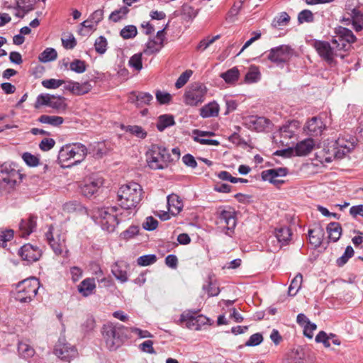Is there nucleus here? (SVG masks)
<instances>
[{
    "instance_id": "obj_1",
    "label": "nucleus",
    "mask_w": 363,
    "mask_h": 363,
    "mask_svg": "<svg viewBox=\"0 0 363 363\" xmlns=\"http://www.w3.org/2000/svg\"><path fill=\"white\" fill-rule=\"evenodd\" d=\"M128 328L119 323L108 322L101 328V335L106 347L115 351L128 338Z\"/></svg>"
},
{
    "instance_id": "obj_2",
    "label": "nucleus",
    "mask_w": 363,
    "mask_h": 363,
    "mask_svg": "<svg viewBox=\"0 0 363 363\" xmlns=\"http://www.w3.org/2000/svg\"><path fill=\"white\" fill-rule=\"evenodd\" d=\"M119 206L129 211L137 208L143 198V189L136 182H130L122 185L118 191Z\"/></svg>"
},
{
    "instance_id": "obj_3",
    "label": "nucleus",
    "mask_w": 363,
    "mask_h": 363,
    "mask_svg": "<svg viewBox=\"0 0 363 363\" xmlns=\"http://www.w3.org/2000/svg\"><path fill=\"white\" fill-rule=\"evenodd\" d=\"M88 153L87 147L80 143H69L62 146L58 153V160L60 163L67 162L72 160L70 165L78 164L82 162Z\"/></svg>"
},
{
    "instance_id": "obj_4",
    "label": "nucleus",
    "mask_w": 363,
    "mask_h": 363,
    "mask_svg": "<svg viewBox=\"0 0 363 363\" xmlns=\"http://www.w3.org/2000/svg\"><path fill=\"white\" fill-rule=\"evenodd\" d=\"M39 286L37 279H26L17 284L14 298L21 303H29L36 296Z\"/></svg>"
},
{
    "instance_id": "obj_5",
    "label": "nucleus",
    "mask_w": 363,
    "mask_h": 363,
    "mask_svg": "<svg viewBox=\"0 0 363 363\" xmlns=\"http://www.w3.org/2000/svg\"><path fill=\"white\" fill-rule=\"evenodd\" d=\"M118 208L111 206L108 208H101L96 211L95 216L99 219L103 230L108 233L113 232L116 227L118 225L121 220L118 218V214L116 213Z\"/></svg>"
},
{
    "instance_id": "obj_6",
    "label": "nucleus",
    "mask_w": 363,
    "mask_h": 363,
    "mask_svg": "<svg viewBox=\"0 0 363 363\" xmlns=\"http://www.w3.org/2000/svg\"><path fill=\"white\" fill-rule=\"evenodd\" d=\"M334 33L335 35L333 36L331 43L337 50L347 52L352 48V44L357 41L352 31L346 27L337 26Z\"/></svg>"
},
{
    "instance_id": "obj_7",
    "label": "nucleus",
    "mask_w": 363,
    "mask_h": 363,
    "mask_svg": "<svg viewBox=\"0 0 363 363\" xmlns=\"http://www.w3.org/2000/svg\"><path fill=\"white\" fill-rule=\"evenodd\" d=\"M311 45L315 50L319 57L328 65H336L335 57H340L342 59L345 57L344 55L339 53V50L335 49V45L332 47L328 41L315 39Z\"/></svg>"
},
{
    "instance_id": "obj_8",
    "label": "nucleus",
    "mask_w": 363,
    "mask_h": 363,
    "mask_svg": "<svg viewBox=\"0 0 363 363\" xmlns=\"http://www.w3.org/2000/svg\"><path fill=\"white\" fill-rule=\"evenodd\" d=\"M207 92L206 86L200 82H195L187 87L184 94V103L191 106H197L204 101Z\"/></svg>"
},
{
    "instance_id": "obj_9",
    "label": "nucleus",
    "mask_w": 363,
    "mask_h": 363,
    "mask_svg": "<svg viewBox=\"0 0 363 363\" xmlns=\"http://www.w3.org/2000/svg\"><path fill=\"white\" fill-rule=\"evenodd\" d=\"M199 311L186 310L184 311L179 318L180 323H185L186 328L191 330H199L203 325L209 321L208 318L203 315H198Z\"/></svg>"
},
{
    "instance_id": "obj_10",
    "label": "nucleus",
    "mask_w": 363,
    "mask_h": 363,
    "mask_svg": "<svg viewBox=\"0 0 363 363\" xmlns=\"http://www.w3.org/2000/svg\"><path fill=\"white\" fill-rule=\"evenodd\" d=\"M218 218L220 223L225 224L226 235L231 236L230 233H234L237 224L236 211L231 206L219 207L217 211Z\"/></svg>"
},
{
    "instance_id": "obj_11",
    "label": "nucleus",
    "mask_w": 363,
    "mask_h": 363,
    "mask_svg": "<svg viewBox=\"0 0 363 363\" xmlns=\"http://www.w3.org/2000/svg\"><path fill=\"white\" fill-rule=\"evenodd\" d=\"M293 55V49L286 45H281L272 48L269 50L268 60L279 65L287 62Z\"/></svg>"
},
{
    "instance_id": "obj_12",
    "label": "nucleus",
    "mask_w": 363,
    "mask_h": 363,
    "mask_svg": "<svg viewBox=\"0 0 363 363\" xmlns=\"http://www.w3.org/2000/svg\"><path fill=\"white\" fill-rule=\"evenodd\" d=\"M245 125L252 130L257 132H263L272 129L273 125L272 121L262 116H250L245 119Z\"/></svg>"
},
{
    "instance_id": "obj_13",
    "label": "nucleus",
    "mask_w": 363,
    "mask_h": 363,
    "mask_svg": "<svg viewBox=\"0 0 363 363\" xmlns=\"http://www.w3.org/2000/svg\"><path fill=\"white\" fill-rule=\"evenodd\" d=\"M18 255L23 260L27 261L28 263H33L40 259L42 256V251L37 246L27 243L18 250Z\"/></svg>"
},
{
    "instance_id": "obj_14",
    "label": "nucleus",
    "mask_w": 363,
    "mask_h": 363,
    "mask_svg": "<svg viewBox=\"0 0 363 363\" xmlns=\"http://www.w3.org/2000/svg\"><path fill=\"white\" fill-rule=\"evenodd\" d=\"M0 174H1L2 181L7 184L15 185L17 183V178L20 180L22 179V174H20L19 171L8 163H4L1 165Z\"/></svg>"
},
{
    "instance_id": "obj_15",
    "label": "nucleus",
    "mask_w": 363,
    "mask_h": 363,
    "mask_svg": "<svg viewBox=\"0 0 363 363\" xmlns=\"http://www.w3.org/2000/svg\"><path fill=\"white\" fill-rule=\"evenodd\" d=\"M104 179L99 176L91 177L81 188L82 195L91 197L94 195L104 184Z\"/></svg>"
},
{
    "instance_id": "obj_16",
    "label": "nucleus",
    "mask_w": 363,
    "mask_h": 363,
    "mask_svg": "<svg viewBox=\"0 0 363 363\" xmlns=\"http://www.w3.org/2000/svg\"><path fill=\"white\" fill-rule=\"evenodd\" d=\"M55 354L64 361L69 362L77 354V350L74 346L67 343L57 344L54 350Z\"/></svg>"
},
{
    "instance_id": "obj_17",
    "label": "nucleus",
    "mask_w": 363,
    "mask_h": 363,
    "mask_svg": "<svg viewBox=\"0 0 363 363\" xmlns=\"http://www.w3.org/2000/svg\"><path fill=\"white\" fill-rule=\"evenodd\" d=\"M53 227L50 225L48 232L45 233L46 239L55 255H60L62 253L65 247V240L61 239L60 235L56 238L53 237Z\"/></svg>"
},
{
    "instance_id": "obj_18",
    "label": "nucleus",
    "mask_w": 363,
    "mask_h": 363,
    "mask_svg": "<svg viewBox=\"0 0 363 363\" xmlns=\"http://www.w3.org/2000/svg\"><path fill=\"white\" fill-rule=\"evenodd\" d=\"M37 226V216L29 215L26 219H22L19 223L21 237L26 238L35 231Z\"/></svg>"
},
{
    "instance_id": "obj_19",
    "label": "nucleus",
    "mask_w": 363,
    "mask_h": 363,
    "mask_svg": "<svg viewBox=\"0 0 363 363\" xmlns=\"http://www.w3.org/2000/svg\"><path fill=\"white\" fill-rule=\"evenodd\" d=\"M324 128L325 125L321 118L314 116L308 121L304 130L307 131V134L311 136H318L322 133Z\"/></svg>"
},
{
    "instance_id": "obj_20",
    "label": "nucleus",
    "mask_w": 363,
    "mask_h": 363,
    "mask_svg": "<svg viewBox=\"0 0 363 363\" xmlns=\"http://www.w3.org/2000/svg\"><path fill=\"white\" fill-rule=\"evenodd\" d=\"M315 146L314 140L311 138L305 139L298 143L294 147L296 156H305L308 155Z\"/></svg>"
},
{
    "instance_id": "obj_21",
    "label": "nucleus",
    "mask_w": 363,
    "mask_h": 363,
    "mask_svg": "<svg viewBox=\"0 0 363 363\" xmlns=\"http://www.w3.org/2000/svg\"><path fill=\"white\" fill-rule=\"evenodd\" d=\"M153 99V96L150 93L133 91L129 96V101L135 103L138 107H141L144 104H149Z\"/></svg>"
},
{
    "instance_id": "obj_22",
    "label": "nucleus",
    "mask_w": 363,
    "mask_h": 363,
    "mask_svg": "<svg viewBox=\"0 0 363 363\" xmlns=\"http://www.w3.org/2000/svg\"><path fill=\"white\" fill-rule=\"evenodd\" d=\"M308 234L311 245L315 247L321 245L325 235L324 229L321 225H318L313 229H309Z\"/></svg>"
},
{
    "instance_id": "obj_23",
    "label": "nucleus",
    "mask_w": 363,
    "mask_h": 363,
    "mask_svg": "<svg viewBox=\"0 0 363 363\" xmlns=\"http://www.w3.org/2000/svg\"><path fill=\"white\" fill-rule=\"evenodd\" d=\"M95 289L96 283L94 278H86L78 286L79 292L84 297L93 294Z\"/></svg>"
},
{
    "instance_id": "obj_24",
    "label": "nucleus",
    "mask_w": 363,
    "mask_h": 363,
    "mask_svg": "<svg viewBox=\"0 0 363 363\" xmlns=\"http://www.w3.org/2000/svg\"><path fill=\"white\" fill-rule=\"evenodd\" d=\"M348 14L351 17L353 29L356 32L363 30V13L358 9L354 8Z\"/></svg>"
},
{
    "instance_id": "obj_25",
    "label": "nucleus",
    "mask_w": 363,
    "mask_h": 363,
    "mask_svg": "<svg viewBox=\"0 0 363 363\" xmlns=\"http://www.w3.org/2000/svg\"><path fill=\"white\" fill-rule=\"evenodd\" d=\"M167 205L169 211L173 215H177L183 208V202L177 194H171L167 196Z\"/></svg>"
},
{
    "instance_id": "obj_26",
    "label": "nucleus",
    "mask_w": 363,
    "mask_h": 363,
    "mask_svg": "<svg viewBox=\"0 0 363 363\" xmlns=\"http://www.w3.org/2000/svg\"><path fill=\"white\" fill-rule=\"evenodd\" d=\"M275 235L281 245H286L291 239V230L289 227L284 226L276 229Z\"/></svg>"
},
{
    "instance_id": "obj_27",
    "label": "nucleus",
    "mask_w": 363,
    "mask_h": 363,
    "mask_svg": "<svg viewBox=\"0 0 363 363\" xmlns=\"http://www.w3.org/2000/svg\"><path fill=\"white\" fill-rule=\"evenodd\" d=\"M174 124V117L172 115L163 114L158 117L156 127L159 131L162 132L167 128L173 126Z\"/></svg>"
},
{
    "instance_id": "obj_28",
    "label": "nucleus",
    "mask_w": 363,
    "mask_h": 363,
    "mask_svg": "<svg viewBox=\"0 0 363 363\" xmlns=\"http://www.w3.org/2000/svg\"><path fill=\"white\" fill-rule=\"evenodd\" d=\"M326 230L328 233V238L333 242H337L342 235V227L339 223L331 222L327 227Z\"/></svg>"
},
{
    "instance_id": "obj_29",
    "label": "nucleus",
    "mask_w": 363,
    "mask_h": 363,
    "mask_svg": "<svg viewBox=\"0 0 363 363\" xmlns=\"http://www.w3.org/2000/svg\"><path fill=\"white\" fill-rule=\"evenodd\" d=\"M18 353L23 359H29L35 354V350L26 341H19L18 343Z\"/></svg>"
},
{
    "instance_id": "obj_30",
    "label": "nucleus",
    "mask_w": 363,
    "mask_h": 363,
    "mask_svg": "<svg viewBox=\"0 0 363 363\" xmlns=\"http://www.w3.org/2000/svg\"><path fill=\"white\" fill-rule=\"evenodd\" d=\"M289 170L286 167H279L277 169H270L264 170L261 173L263 181H267L269 178H276L278 177H284L287 174Z\"/></svg>"
},
{
    "instance_id": "obj_31",
    "label": "nucleus",
    "mask_w": 363,
    "mask_h": 363,
    "mask_svg": "<svg viewBox=\"0 0 363 363\" xmlns=\"http://www.w3.org/2000/svg\"><path fill=\"white\" fill-rule=\"evenodd\" d=\"M219 106L216 102L209 103L200 109V116L202 118L215 117L218 115Z\"/></svg>"
},
{
    "instance_id": "obj_32",
    "label": "nucleus",
    "mask_w": 363,
    "mask_h": 363,
    "mask_svg": "<svg viewBox=\"0 0 363 363\" xmlns=\"http://www.w3.org/2000/svg\"><path fill=\"white\" fill-rule=\"evenodd\" d=\"M153 149L155 150H152L153 152H157V155H160L162 163L165 164L166 167L168 166L169 162L174 160V158L172 157L170 153L166 147L153 144Z\"/></svg>"
},
{
    "instance_id": "obj_33",
    "label": "nucleus",
    "mask_w": 363,
    "mask_h": 363,
    "mask_svg": "<svg viewBox=\"0 0 363 363\" xmlns=\"http://www.w3.org/2000/svg\"><path fill=\"white\" fill-rule=\"evenodd\" d=\"M65 101L66 99L64 96L52 95L49 107L58 112L65 111L67 108Z\"/></svg>"
},
{
    "instance_id": "obj_34",
    "label": "nucleus",
    "mask_w": 363,
    "mask_h": 363,
    "mask_svg": "<svg viewBox=\"0 0 363 363\" xmlns=\"http://www.w3.org/2000/svg\"><path fill=\"white\" fill-rule=\"evenodd\" d=\"M38 121L40 123L49 124L50 125L57 127L63 123L64 119L61 116H48V115H41Z\"/></svg>"
},
{
    "instance_id": "obj_35",
    "label": "nucleus",
    "mask_w": 363,
    "mask_h": 363,
    "mask_svg": "<svg viewBox=\"0 0 363 363\" xmlns=\"http://www.w3.org/2000/svg\"><path fill=\"white\" fill-rule=\"evenodd\" d=\"M303 281V276L301 273H298L296 275V277L292 279L289 287L288 289V294L291 296H294L298 292L301 287V284Z\"/></svg>"
},
{
    "instance_id": "obj_36",
    "label": "nucleus",
    "mask_w": 363,
    "mask_h": 363,
    "mask_svg": "<svg viewBox=\"0 0 363 363\" xmlns=\"http://www.w3.org/2000/svg\"><path fill=\"white\" fill-rule=\"evenodd\" d=\"M111 272L116 279L121 282L124 283L128 280L127 272L124 270L122 266L116 262L111 267Z\"/></svg>"
},
{
    "instance_id": "obj_37",
    "label": "nucleus",
    "mask_w": 363,
    "mask_h": 363,
    "mask_svg": "<svg viewBox=\"0 0 363 363\" xmlns=\"http://www.w3.org/2000/svg\"><path fill=\"white\" fill-rule=\"evenodd\" d=\"M146 157V160L148 164V166L152 169H164L166 168V164L162 163L161 159L157 157L156 155H153L147 152Z\"/></svg>"
},
{
    "instance_id": "obj_38",
    "label": "nucleus",
    "mask_w": 363,
    "mask_h": 363,
    "mask_svg": "<svg viewBox=\"0 0 363 363\" xmlns=\"http://www.w3.org/2000/svg\"><path fill=\"white\" fill-rule=\"evenodd\" d=\"M240 72L237 67H233L225 72H223L220 74V77L224 79V81L228 83H233L236 82L239 78Z\"/></svg>"
},
{
    "instance_id": "obj_39",
    "label": "nucleus",
    "mask_w": 363,
    "mask_h": 363,
    "mask_svg": "<svg viewBox=\"0 0 363 363\" xmlns=\"http://www.w3.org/2000/svg\"><path fill=\"white\" fill-rule=\"evenodd\" d=\"M181 14L185 21H192L198 14V11L188 4H184L182 6Z\"/></svg>"
},
{
    "instance_id": "obj_40",
    "label": "nucleus",
    "mask_w": 363,
    "mask_h": 363,
    "mask_svg": "<svg viewBox=\"0 0 363 363\" xmlns=\"http://www.w3.org/2000/svg\"><path fill=\"white\" fill-rule=\"evenodd\" d=\"M57 57V51L52 48H46L43 52L38 56V60L41 62H48L56 60Z\"/></svg>"
},
{
    "instance_id": "obj_41",
    "label": "nucleus",
    "mask_w": 363,
    "mask_h": 363,
    "mask_svg": "<svg viewBox=\"0 0 363 363\" xmlns=\"http://www.w3.org/2000/svg\"><path fill=\"white\" fill-rule=\"evenodd\" d=\"M39 0H18L15 9L21 10L24 13H28L34 9V5Z\"/></svg>"
},
{
    "instance_id": "obj_42",
    "label": "nucleus",
    "mask_w": 363,
    "mask_h": 363,
    "mask_svg": "<svg viewBox=\"0 0 363 363\" xmlns=\"http://www.w3.org/2000/svg\"><path fill=\"white\" fill-rule=\"evenodd\" d=\"M124 130L125 132L130 133L133 135L140 138L144 139L147 137V132L143 129L141 126L139 125H124Z\"/></svg>"
},
{
    "instance_id": "obj_43",
    "label": "nucleus",
    "mask_w": 363,
    "mask_h": 363,
    "mask_svg": "<svg viewBox=\"0 0 363 363\" xmlns=\"http://www.w3.org/2000/svg\"><path fill=\"white\" fill-rule=\"evenodd\" d=\"M289 21L290 16L289 14L286 12H281L273 19L272 26L275 28H280L281 26H286Z\"/></svg>"
},
{
    "instance_id": "obj_44",
    "label": "nucleus",
    "mask_w": 363,
    "mask_h": 363,
    "mask_svg": "<svg viewBox=\"0 0 363 363\" xmlns=\"http://www.w3.org/2000/svg\"><path fill=\"white\" fill-rule=\"evenodd\" d=\"M260 76L261 74L258 67L255 65H252L245 75V81L247 83L257 82L259 80Z\"/></svg>"
},
{
    "instance_id": "obj_45",
    "label": "nucleus",
    "mask_w": 363,
    "mask_h": 363,
    "mask_svg": "<svg viewBox=\"0 0 363 363\" xmlns=\"http://www.w3.org/2000/svg\"><path fill=\"white\" fill-rule=\"evenodd\" d=\"M164 46L162 42H158L153 39H150L149 41L146 43V50H144L145 53L147 55H152L158 52Z\"/></svg>"
},
{
    "instance_id": "obj_46",
    "label": "nucleus",
    "mask_w": 363,
    "mask_h": 363,
    "mask_svg": "<svg viewBox=\"0 0 363 363\" xmlns=\"http://www.w3.org/2000/svg\"><path fill=\"white\" fill-rule=\"evenodd\" d=\"M129 9L124 6L119 9L115 10L109 16V19L115 23L120 21L121 19L126 18L129 13Z\"/></svg>"
},
{
    "instance_id": "obj_47",
    "label": "nucleus",
    "mask_w": 363,
    "mask_h": 363,
    "mask_svg": "<svg viewBox=\"0 0 363 363\" xmlns=\"http://www.w3.org/2000/svg\"><path fill=\"white\" fill-rule=\"evenodd\" d=\"M74 94L83 95L87 94L92 89V86L89 82L86 81L82 84L74 82Z\"/></svg>"
},
{
    "instance_id": "obj_48",
    "label": "nucleus",
    "mask_w": 363,
    "mask_h": 363,
    "mask_svg": "<svg viewBox=\"0 0 363 363\" xmlns=\"http://www.w3.org/2000/svg\"><path fill=\"white\" fill-rule=\"evenodd\" d=\"M316 159L322 164L323 163H330L333 160V152H330L329 148H324L320 150L319 152L315 153Z\"/></svg>"
},
{
    "instance_id": "obj_49",
    "label": "nucleus",
    "mask_w": 363,
    "mask_h": 363,
    "mask_svg": "<svg viewBox=\"0 0 363 363\" xmlns=\"http://www.w3.org/2000/svg\"><path fill=\"white\" fill-rule=\"evenodd\" d=\"M137 34V28L133 25L126 26L120 31V35L125 40L133 38Z\"/></svg>"
},
{
    "instance_id": "obj_50",
    "label": "nucleus",
    "mask_w": 363,
    "mask_h": 363,
    "mask_svg": "<svg viewBox=\"0 0 363 363\" xmlns=\"http://www.w3.org/2000/svg\"><path fill=\"white\" fill-rule=\"evenodd\" d=\"M354 251L352 246L348 245L344 254L336 260V264L338 267L344 266L348 261L350 258H351L354 255Z\"/></svg>"
},
{
    "instance_id": "obj_51",
    "label": "nucleus",
    "mask_w": 363,
    "mask_h": 363,
    "mask_svg": "<svg viewBox=\"0 0 363 363\" xmlns=\"http://www.w3.org/2000/svg\"><path fill=\"white\" fill-rule=\"evenodd\" d=\"M314 20V14L308 9H304L298 14V22L300 24L303 23H313Z\"/></svg>"
},
{
    "instance_id": "obj_52",
    "label": "nucleus",
    "mask_w": 363,
    "mask_h": 363,
    "mask_svg": "<svg viewBox=\"0 0 363 363\" xmlns=\"http://www.w3.org/2000/svg\"><path fill=\"white\" fill-rule=\"evenodd\" d=\"M107 40L106 38L101 35L97 38L94 43V48L97 53L102 55L104 54L107 50Z\"/></svg>"
},
{
    "instance_id": "obj_53",
    "label": "nucleus",
    "mask_w": 363,
    "mask_h": 363,
    "mask_svg": "<svg viewBox=\"0 0 363 363\" xmlns=\"http://www.w3.org/2000/svg\"><path fill=\"white\" fill-rule=\"evenodd\" d=\"M69 68L76 73L82 74L86 70V65L85 61L75 59L70 63Z\"/></svg>"
},
{
    "instance_id": "obj_54",
    "label": "nucleus",
    "mask_w": 363,
    "mask_h": 363,
    "mask_svg": "<svg viewBox=\"0 0 363 363\" xmlns=\"http://www.w3.org/2000/svg\"><path fill=\"white\" fill-rule=\"evenodd\" d=\"M156 261H157L156 255L154 254H149V255L140 256L137 259V264L139 266L145 267V266H148V265L154 264L155 262H156Z\"/></svg>"
},
{
    "instance_id": "obj_55",
    "label": "nucleus",
    "mask_w": 363,
    "mask_h": 363,
    "mask_svg": "<svg viewBox=\"0 0 363 363\" xmlns=\"http://www.w3.org/2000/svg\"><path fill=\"white\" fill-rule=\"evenodd\" d=\"M52 95L49 94H40L38 96L34 104L35 108L38 109L42 106H50Z\"/></svg>"
},
{
    "instance_id": "obj_56",
    "label": "nucleus",
    "mask_w": 363,
    "mask_h": 363,
    "mask_svg": "<svg viewBox=\"0 0 363 363\" xmlns=\"http://www.w3.org/2000/svg\"><path fill=\"white\" fill-rule=\"evenodd\" d=\"M14 232L11 229H0V247H5L6 242L13 239Z\"/></svg>"
},
{
    "instance_id": "obj_57",
    "label": "nucleus",
    "mask_w": 363,
    "mask_h": 363,
    "mask_svg": "<svg viewBox=\"0 0 363 363\" xmlns=\"http://www.w3.org/2000/svg\"><path fill=\"white\" fill-rule=\"evenodd\" d=\"M129 65L137 71H140L143 68L142 53H136L133 55L129 60Z\"/></svg>"
},
{
    "instance_id": "obj_58",
    "label": "nucleus",
    "mask_w": 363,
    "mask_h": 363,
    "mask_svg": "<svg viewBox=\"0 0 363 363\" xmlns=\"http://www.w3.org/2000/svg\"><path fill=\"white\" fill-rule=\"evenodd\" d=\"M91 150L93 151L94 156L96 158H101L106 152V148L104 143H96L91 145Z\"/></svg>"
},
{
    "instance_id": "obj_59",
    "label": "nucleus",
    "mask_w": 363,
    "mask_h": 363,
    "mask_svg": "<svg viewBox=\"0 0 363 363\" xmlns=\"http://www.w3.org/2000/svg\"><path fill=\"white\" fill-rule=\"evenodd\" d=\"M22 159L29 167H36L39 164V158L30 152H24Z\"/></svg>"
},
{
    "instance_id": "obj_60",
    "label": "nucleus",
    "mask_w": 363,
    "mask_h": 363,
    "mask_svg": "<svg viewBox=\"0 0 363 363\" xmlns=\"http://www.w3.org/2000/svg\"><path fill=\"white\" fill-rule=\"evenodd\" d=\"M156 99L160 104H168L172 99V96L169 93L162 92L157 90L155 93Z\"/></svg>"
},
{
    "instance_id": "obj_61",
    "label": "nucleus",
    "mask_w": 363,
    "mask_h": 363,
    "mask_svg": "<svg viewBox=\"0 0 363 363\" xmlns=\"http://www.w3.org/2000/svg\"><path fill=\"white\" fill-rule=\"evenodd\" d=\"M263 341V336L261 333H257L252 335L245 342L246 347H255L261 344Z\"/></svg>"
},
{
    "instance_id": "obj_62",
    "label": "nucleus",
    "mask_w": 363,
    "mask_h": 363,
    "mask_svg": "<svg viewBox=\"0 0 363 363\" xmlns=\"http://www.w3.org/2000/svg\"><path fill=\"white\" fill-rule=\"evenodd\" d=\"M192 74L193 72L190 69H187L177 79L175 83V86L177 89L182 88L189 81Z\"/></svg>"
},
{
    "instance_id": "obj_63",
    "label": "nucleus",
    "mask_w": 363,
    "mask_h": 363,
    "mask_svg": "<svg viewBox=\"0 0 363 363\" xmlns=\"http://www.w3.org/2000/svg\"><path fill=\"white\" fill-rule=\"evenodd\" d=\"M65 84L62 79H49L42 82V85L47 89H57Z\"/></svg>"
},
{
    "instance_id": "obj_64",
    "label": "nucleus",
    "mask_w": 363,
    "mask_h": 363,
    "mask_svg": "<svg viewBox=\"0 0 363 363\" xmlns=\"http://www.w3.org/2000/svg\"><path fill=\"white\" fill-rule=\"evenodd\" d=\"M140 228L138 225H131L127 230H124L121 234V237L123 239L128 240L138 235Z\"/></svg>"
}]
</instances>
